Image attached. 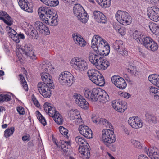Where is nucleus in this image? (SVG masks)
I'll return each mask as SVG.
<instances>
[{"label": "nucleus", "mask_w": 159, "mask_h": 159, "mask_svg": "<svg viewBox=\"0 0 159 159\" xmlns=\"http://www.w3.org/2000/svg\"><path fill=\"white\" fill-rule=\"evenodd\" d=\"M91 47L93 50L101 56H106L110 52L107 42L98 35H94L91 40Z\"/></svg>", "instance_id": "f257e3e1"}, {"label": "nucleus", "mask_w": 159, "mask_h": 159, "mask_svg": "<svg viewBox=\"0 0 159 159\" xmlns=\"http://www.w3.org/2000/svg\"><path fill=\"white\" fill-rule=\"evenodd\" d=\"M38 11L40 18L46 24L52 26L57 25L58 16L57 14L54 15L50 9L46 7H42L38 9Z\"/></svg>", "instance_id": "f03ea898"}, {"label": "nucleus", "mask_w": 159, "mask_h": 159, "mask_svg": "<svg viewBox=\"0 0 159 159\" xmlns=\"http://www.w3.org/2000/svg\"><path fill=\"white\" fill-rule=\"evenodd\" d=\"M75 140L80 146L79 151L82 157L84 159H88L90 156V146L85 139L82 137L78 136L76 137Z\"/></svg>", "instance_id": "7ed1b4c3"}, {"label": "nucleus", "mask_w": 159, "mask_h": 159, "mask_svg": "<svg viewBox=\"0 0 159 159\" xmlns=\"http://www.w3.org/2000/svg\"><path fill=\"white\" fill-rule=\"evenodd\" d=\"M71 66L76 70L83 71L88 69V65L86 61L77 57L73 58L70 62Z\"/></svg>", "instance_id": "20e7f679"}, {"label": "nucleus", "mask_w": 159, "mask_h": 159, "mask_svg": "<svg viewBox=\"0 0 159 159\" xmlns=\"http://www.w3.org/2000/svg\"><path fill=\"white\" fill-rule=\"evenodd\" d=\"M142 40L139 42L145 48L148 50L155 52L158 48V46L157 43L150 37L148 36H142Z\"/></svg>", "instance_id": "39448f33"}, {"label": "nucleus", "mask_w": 159, "mask_h": 159, "mask_svg": "<svg viewBox=\"0 0 159 159\" xmlns=\"http://www.w3.org/2000/svg\"><path fill=\"white\" fill-rule=\"evenodd\" d=\"M74 77L70 72L65 71L59 75L58 80L62 85L71 86L73 83Z\"/></svg>", "instance_id": "423d86ee"}, {"label": "nucleus", "mask_w": 159, "mask_h": 159, "mask_svg": "<svg viewBox=\"0 0 159 159\" xmlns=\"http://www.w3.org/2000/svg\"><path fill=\"white\" fill-rule=\"evenodd\" d=\"M115 17L117 20L123 25H128L131 23L130 16L126 11L118 10L115 15Z\"/></svg>", "instance_id": "0eeeda50"}, {"label": "nucleus", "mask_w": 159, "mask_h": 159, "mask_svg": "<svg viewBox=\"0 0 159 159\" xmlns=\"http://www.w3.org/2000/svg\"><path fill=\"white\" fill-rule=\"evenodd\" d=\"M84 93L85 97L92 101H97L98 93L101 94V89L94 88L92 90H90L87 88L84 89Z\"/></svg>", "instance_id": "6e6552de"}, {"label": "nucleus", "mask_w": 159, "mask_h": 159, "mask_svg": "<svg viewBox=\"0 0 159 159\" xmlns=\"http://www.w3.org/2000/svg\"><path fill=\"white\" fill-rule=\"evenodd\" d=\"M102 138L105 144L113 143L116 140L114 131L111 129H104L102 131Z\"/></svg>", "instance_id": "1a4fd4ad"}, {"label": "nucleus", "mask_w": 159, "mask_h": 159, "mask_svg": "<svg viewBox=\"0 0 159 159\" xmlns=\"http://www.w3.org/2000/svg\"><path fill=\"white\" fill-rule=\"evenodd\" d=\"M6 29L8 35L16 43H19L21 39H24L25 36L23 34L21 33L17 34L14 29L9 26H7Z\"/></svg>", "instance_id": "9d476101"}, {"label": "nucleus", "mask_w": 159, "mask_h": 159, "mask_svg": "<svg viewBox=\"0 0 159 159\" xmlns=\"http://www.w3.org/2000/svg\"><path fill=\"white\" fill-rule=\"evenodd\" d=\"M112 107L117 111L123 113L127 109V104L120 99L113 101L112 102Z\"/></svg>", "instance_id": "9b49d317"}, {"label": "nucleus", "mask_w": 159, "mask_h": 159, "mask_svg": "<svg viewBox=\"0 0 159 159\" xmlns=\"http://www.w3.org/2000/svg\"><path fill=\"white\" fill-rule=\"evenodd\" d=\"M147 14L152 20L157 22L159 20V8L156 7H150L148 8Z\"/></svg>", "instance_id": "f8f14e48"}, {"label": "nucleus", "mask_w": 159, "mask_h": 159, "mask_svg": "<svg viewBox=\"0 0 159 159\" xmlns=\"http://www.w3.org/2000/svg\"><path fill=\"white\" fill-rule=\"evenodd\" d=\"M111 80L115 86L120 89H124L126 87L127 84L125 80L119 76H112L111 78Z\"/></svg>", "instance_id": "ddd939ff"}, {"label": "nucleus", "mask_w": 159, "mask_h": 159, "mask_svg": "<svg viewBox=\"0 0 159 159\" xmlns=\"http://www.w3.org/2000/svg\"><path fill=\"white\" fill-rule=\"evenodd\" d=\"M125 65L126 67L128 72L132 75L137 76L139 74V70L137 68L133 66L132 60L128 58L125 60Z\"/></svg>", "instance_id": "4468645a"}, {"label": "nucleus", "mask_w": 159, "mask_h": 159, "mask_svg": "<svg viewBox=\"0 0 159 159\" xmlns=\"http://www.w3.org/2000/svg\"><path fill=\"white\" fill-rule=\"evenodd\" d=\"M113 48L114 49L123 56H127L128 52L125 50L124 44L121 41L116 40L113 44Z\"/></svg>", "instance_id": "2eb2a0df"}, {"label": "nucleus", "mask_w": 159, "mask_h": 159, "mask_svg": "<svg viewBox=\"0 0 159 159\" xmlns=\"http://www.w3.org/2000/svg\"><path fill=\"white\" fill-rule=\"evenodd\" d=\"M22 49L26 56L33 60L36 59V57L34 54V51L33 49L32 46L30 43H25Z\"/></svg>", "instance_id": "dca6fc26"}, {"label": "nucleus", "mask_w": 159, "mask_h": 159, "mask_svg": "<svg viewBox=\"0 0 159 159\" xmlns=\"http://www.w3.org/2000/svg\"><path fill=\"white\" fill-rule=\"evenodd\" d=\"M79 130L80 134L84 137L88 139L93 138L92 131L88 126L84 125H81L79 126Z\"/></svg>", "instance_id": "f3484780"}, {"label": "nucleus", "mask_w": 159, "mask_h": 159, "mask_svg": "<svg viewBox=\"0 0 159 159\" xmlns=\"http://www.w3.org/2000/svg\"><path fill=\"white\" fill-rule=\"evenodd\" d=\"M25 30L26 34L31 39H34L38 36L37 31L33 27L30 25H27L25 27Z\"/></svg>", "instance_id": "a211bd4d"}, {"label": "nucleus", "mask_w": 159, "mask_h": 159, "mask_svg": "<svg viewBox=\"0 0 159 159\" xmlns=\"http://www.w3.org/2000/svg\"><path fill=\"white\" fill-rule=\"evenodd\" d=\"M128 123L133 128L138 129L142 127V123L137 116H133L129 118L128 120Z\"/></svg>", "instance_id": "6ab92c4d"}, {"label": "nucleus", "mask_w": 159, "mask_h": 159, "mask_svg": "<svg viewBox=\"0 0 159 159\" xmlns=\"http://www.w3.org/2000/svg\"><path fill=\"white\" fill-rule=\"evenodd\" d=\"M75 99L76 102L81 108L83 109L87 108L89 104L86 100L81 95L76 94L75 95Z\"/></svg>", "instance_id": "aec40b11"}, {"label": "nucleus", "mask_w": 159, "mask_h": 159, "mask_svg": "<svg viewBox=\"0 0 159 159\" xmlns=\"http://www.w3.org/2000/svg\"><path fill=\"white\" fill-rule=\"evenodd\" d=\"M144 151L147 155L152 159H159V151L155 150L148 147H145Z\"/></svg>", "instance_id": "412c9836"}, {"label": "nucleus", "mask_w": 159, "mask_h": 159, "mask_svg": "<svg viewBox=\"0 0 159 159\" xmlns=\"http://www.w3.org/2000/svg\"><path fill=\"white\" fill-rule=\"evenodd\" d=\"M109 66V62L102 57L95 65V66L98 69L102 70H105Z\"/></svg>", "instance_id": "4be33fe9"}, {"label": "nucleus", "mask_w": 159, "mask_h": 159, "mask_svg": "<svg viewBox=\"0 0 159 159\" xmlns=\"http://www.w3.org/2000/svg\"><path fill=\"white\" fill-rule=\"evenodd\" d=\"M44 110L51 117H53L54 116L58 113L55 107L51 106V104L48 102H46L43 105Z\"/></svg>", "instance_id": "5701e85b"}, {"label": "nucleus", "mask_w": 159, "mask_h": 159, "mask_svg": "<svg viewBox=\"0 0 159 159\" xmlns=\"http://www.w3.org/2000/svg\"><path fill=\"white\" fill-rule=\"evenodd\" d=\"M0 19L8 26H11L13 24V20L10 16L5 11H0Z\"/></svg>", "instance_id": "b1692460"}, {"label": "nucleus", "mask_w": 159, "mask_h": 159, "mask_svg": "<svg viewBox=\"0 0 159 159\" xmlns=\"http://www.w3.org/2000/svg\"><path fill=\"white\" fill-rule=\"evenodd\" d=\"M73 39L75 43L81 47L85 46L86 42L83 38L79 34L75 33L72 35Z\"/></svg>", "instance_id": "393cba45"}, {"label": "nucleus", "mask_w": 159, "mask_h": 159, "mask_svg": "<svg viewBox=\"0 0 159 159\" xmlns=\"http://www.w3.org/2000/svg\"><path fill=\"white\" fill-rule=\"evenodd\" d=\"M21 8L28 12H31L32 10L29 7V3L27 0H17Z\"/></svg>", "instance_id": "a878e982"}, {"label": "nucleus", "mask_w": 159, "mask_h": 159, "mask_svg": "<svg viewBox=\"0 0 159 159\" xmlns=\"http://www.w3.org/2000/svg\"><path fill=\"white\" fill-rule=\"evenodd\" d=\"M41 76L43 83L49 84L50 88H52L53 84L52 83L53 82L49 74L47 72H43L41 74Z\"/></svg>", "instance_id": "bb28decb"}, {"label": "nucleus", "mask_w": 159, "mask_h": 159, "mask_svg": "<svg viewBox=\"0 0 159 159\" xmlns=\"http://www.w3.org/2000/svg\"><path fill=\"white\" fill-rule=\"evenodd\" d=\"M101 94L98 93L97 101H99L102 103H105L109 100V97L107 93L101 89Z\"/></svg>", "instance_id": "cd10ccee"}, {"label": "nucleus", "mask_w": 159, "mask_h": 159, "mask_svg": "<svg viewBox=\"0 0 159 159\" xmlns=\"http://www.w3.org/2000/svg\"><path fill=\"white\" fill-rule=\"evenodd\" d=\"M98 70H96L91 69L89 70L87 72L88 76L89 79L93 83L97 77L100 74Z\"/></svg>", "instance_id": "c85d7f7f"}, {"label": "nucleus", "mask_w": 159, "mask_h": 159, "mask_svg": "<svg viewBox=\"0 0 159 159\" xmlns=\"http://www.w3.org/2000/svg\"><path fill=\"white\" fill-rule=\"evenodd\" d=\"M75 6L73 7V11L75 15L78 17L85 11L81 5L79 4H74Z\"/></svg>", "instance_id": "c756f323"}, {"label": "nucleus", "mask_w": 159, "mask_h": 159, "mask_svg": "<svg viewBox=\"0 0 159 159\" xmlns=\"http://www.w3.org/2000/svg\"><path fill=\"white\" fill-rule=\"evenodd\" d=\"M96 52L95 54L91 52L89 54V60L92 63L95 65L98 62V61L101 58V56L99 53L98 52Z\"/></svg>", "instance_id": "7c9ffc66"}, {"label": "nucleus", "mask_w": 159, "mask_h": 159, "mask_svg": "<svg viewBox=\"0 0 159 159\" xmlns=\"http://www.w3.org/2000/svg\"><path fill=\"white\" fill-rule=\"evenodd\" d=\"M149 80L154 85L159 87V75L156 74H152L148 77Z\"/></svg>", "instance_id": "2f4dec72"}, {"label": "nucleus", "mask_w": 159, "mask_h": 159, "mask_svg": "<svg viewBox=\"0 0 159 159\" xmlns=\"http://www.w3.org/2000/svg\"><path fill=\"white\" fill-rule=\"evenodd\" d=\"M146 120L150 123L156 124L157 121V116L154 114L146 113L145 115Z\"/></svg>", "instance_id": "473e14b6"}, {"label": "nucleus", "mask_w": 159, "mask_h": 159, "mask_svg": "<svg viewBox=\"0 0 159 159\" xmlns=\"http://www.w3.org/2000/svg\"><path fill=\"white\" fill-rule=\"evenodd\" d=\"M97 78L95 80L93 83L99 86H103L105 84V82L102 75L100 73L98 76Z\"/></svg>", "instance_id": "72a5a7b5"}, {"label": "nucleus", "mask_w": 159, "mask_h": 159, "mask_svg": "<svg viewBox=\"0 0 159 159\" xmlns=\"http://www.w3.org/2000/svg\"><path fill=\"white\" fill-rule=\"evenodd\" d=\"M149 27L153 33L155 35H159V25L155 23H152L149 25Z\"/></svg>", "instance_id": "f704fd0d"}, {"label": "nucleus", "mask_w": 159, "mask_h": 159, "mask_svg": "<svg viewBox=\"0 0 159 159\" xmlns=\"http://www.w3.org/2000/svg\"><path fill=\"white\" fill-rule=\"evenodd\" d=\"M41 68L43 70L47 72H48L49 70L50 71L52 68L53 69L51 63L48 61L43 62Z\"/></svg>", "instance_id": "c9c22d12"}, {"label": "nucleus", "mask_w": 159, "mask_h": 159, "mask_svg": "<svg viewBox=\"0 0 159 159\" xmlns=\"http://www.w3.org/2000/svg\"><path fill=\"white\" fill-rule=\"evenodd\" d=\"M61 143V147L64 152L66 153L67 154H68L69 153L68 149L70 148V141H63Z\"/></svg>", "instance_id": "e433bc0d"}, {"label": "nucleus", "mask_w": 159, "mask_h": 159, "mask_svg": "<svg viewBox=\"0 0 159 159\" xmlns=\"http://www.w3.org/2000/svg\"><path fill=\"white\" fill-rule=\"evenodd\" d=\"M68 115L70 114V118L71 120H75V121L77 119L81 117L80 115L79 111H77V112H74L72 110H70L68 112Z\"/></svg>", "instance_id": "4c0bfd02"}, {"label": "nucleus", "mask_w": 159, "mask_h": 159, "mask_svg": "<svg viewBox=\"0 0 159 159\" xmlns=\"http://www.w3.org/2000/svg\"><path fill=\"white\" fill-rule=\"evenodd\" d=\"M89 18L88 15L85 11L83 13V14L82 13L81 15H80V16H78L77 17L78 19L83 23H85L87 22Z\"/></svg>", "instance_id": "58836bf2"}, {"label": "nucleus", "mask_w": 159, "mask_h": 159, "mask_svg": "<svg viewBox=\"0 0 159 159\" xmlns=\"http://www.w3.org/2000/svg\"><path fill=\"white\" fill-rule=\"evenodd\" d=\"M20 77V81L22 86L25 90L27 91L28 90V85L23 75L21 74H20L19 75Z\"/></svg>", "instance_id": "ea45409f"}, {"label": "nucleus", "mask_w": 159, "mask_h": 159, "mask_svg": "<svg viewBox=\"0 0 159 159\" xmlns=\"http://www.w3.org/2000/svg\"><path fill=\"white\" fill-rule=\"evenodd\" d=\"M132 36L138 43H139L141 40H142L141 37L144 36L143 35H141L140 33L137 30L133 31Z\"/></svg>", "instance_id": "a19ab883"}, {"label": "nucleus", "mask_w": 159, "mask_h": 159, "mask_svg": "<svg viewBox=\"0 0 159 159\" xmlns=\"http://www.w3.org/2000/svg\"><path fill=\"white\" fill-rule=\"evenodd\" d=\"M56 115L53 118L55 122L59 125H62L63 123V120L62 116L59 113H57Z\"/></svg>", "instance_id": "79ce46f5"}, {"label": "nucleus", "mask_w": 159, "mask_h": 159, "mask_svg": "<svg viewBox=\"0 0 159 159\" xmlns=\"http://www.w3.org/2000/svg\"><path fill=\"white\" fill-rule=\"evenodd\" d=\"M99 122H100V124L104 125L106 127L113 129V126L106 119L101 118L100 119Z\"/></svg>", "instance_id": "37998d69"}, {"label": "nucleus", "mask_w": 159, "mask_h": 159, "mask_svg": "<svg viewBox=\"0 0 159 159\" xmlns=\"http://www.w3.org/2000/svg\"><path fill=\"white\" fill-rule=\"evenodd\" d=\"M15 131V128L12 127L10 128L7 129L4 132V136L6 138H8L12 135Z\"/></svg>", "instance_id": "c03bdc74"}, {"label": "nucleus", "mask_w": 159, "mask_h": 159, "mask_svg": "<svg viewBox=\"0 0 159 159\" xmlns=\"http://www.w3.org/2000/svg\"><path fill=\"white\" fill-rule=\"evenodd\" d=\"M37 114V118L39 121L44 126L46 125V122L45 118L38 111H37L36 112Z\"/></svg>", "instance_id": "a18cd8bd"}, {"label": "nucleus", "mask_w": 159, "mask_h": 159, "mask_svg": "<svg viewBox=\"0 0 159 159\" xmlns=\"http://www.w3.org/2000/svg\"><path fill=\"white\" fill-rule=\"evenodd\" d=\"M11 98V96L8 94H1L0 95V103L4 101H8Z\"/></svg>", "instance_id": "49530a36"}, {"label": "nucleus", "mask_w": 159, "mask_h": 159, "mask_svg": "<svg viewBox=\"0 0 159 159\" xmlns=\"http://www.w3.org/2000/svg\"><path fill=\"white\" fill-rule=\"evenodd\" d=\"M49 84L42 82H39L38 84V89L40 93L43 91V90Z\"/></svg>", "instance_id": "de8ad7c7"}, {"label": "nucleus", "mask_w": 159, "mask_h": 159, "mask_svg": "<svg viewBox=\"0 0 159 159\" xmlns=\"http://www.w3.org/2000/svg\"><path fill=\"white\" fill-rule=\"evenodd\" d=\"M149 90L150 93L154 97V96L156 95L157 93H158L159 91V89L155 87L151 86L149 87Z\"/></svg>", "instance_id": "09e8293b"}, {"label": "nucleus", "mask_w": 159, "mask_h": 159, "mask_svg": "<svg viewBox=\"0 0 159 159\" xmlns=\"http://www.w3.org/2000/svg\"><path fill=\"white\" fill-rule=\"evenodd\" d=\"M45 25L42 22L39 21H37L35 23L34 27L35 28L39 31L42 29Z\"/></svg>", "instance_id": "8fccbe9b"}, {"label": "nucleus", "mask_w": 159, "mask_h": 159, "mask_svg": "<svg viewBox=\"0 0 159 159\" xmlns=\"http://www.w3.org/2000/svg\"><path fill=\"white\" fill-rule=\"evenodd\" d=\"M39 33L44 35H49L50 34V31L48 28L46 27L45 25L44 26L43 28L39 31Z\"/></svg>", "instance_id": "3c124183"}, {"label": "nucleus", "mask_w": 159, "mask_h": 159, "mask_svg": "<svg viewBox=\"0 0 159 159\" xmlns=\"http://www.w3.org/2000/svg\"><path fill=\"white\" fill-rule=\"evenodd\" d=\"M102 13L98 11H95L93 12V17L96 21H99V18Z\"/></svg>", "instance_id": "603ef678"}, {"label": "nucleus", "mask_w": 159, "mask_h": 159, "mask_svg": "<svg viewBox=\"0 0 159 159\" xmlns=\"http://www.w3.org/2000/svg\"><path fill=\"white\" fill-rule=\"evenodd\" d=\"M58 4V0H49L46 5L50 6H56Z\"/></svg>", "instance_id": "864d4df0"}, {"label": "nucleus", "mask_w": 159, "mask_h": 159, "mask_svg": "<svg viewBox=\"0 0 159 159\" xmlns=\"http://www.w3.org/2000/svg\"><path fill=\"white\" fill-rule=\"evenodd\" d=\"M59 130L60 133L62 135H65L67 138L68 137L67 134H68V130L67 129L62 126L59 127Z\"/></svg>", "instance_id": "5fc2aeb1"}, {"label": "nucleus", "mask_w": 159, "mask_h": 159, "mask_svg": "<svg viewBox=\"0 0 159 159\" xmlns=\"http://www.w3.org/2000/svg\"><path fill=\"white\" fill-rule=\"evenodd\" d=\"M101 16L99 18V21L97 20L98 23L105 24L107 22V19L105 16L102 13L101 14Z\"/></svg>", "instance_id": "6e6d98bb"}, {"label": "nucleus", "mask_w": 159, "mask_h": 159, "mask_svg": "<svg viewBox=\"0 0 159 159\" xmlns=\"http://www.w3.org/2000/svg\"><path fill=\"white\" fill-rule=\"evenodd\" d=\"M131 142L132 144L136 148L139 149L142 148L141 144L139 142L134 139H132Z\"/></svg>", "instance_id": "4d7b16f0"}, {"label": "nucleus", "mask_w": 159, "mask_h": 159, "mask_svg": "<svg viewBox=\"0 0 159 159\" xmlns=\"http://www.w3.org/2000/svg\"><path fill=\"white\" fill-rule=\"evenodd\" d=\"M44 98H49L51 95V89L48 90L45 92H42L40 93Z\"/></svg>", "instance_id": "13d9d810"}, {"label": "nucleus", "mask_w": 159, "mask_h": 159, "mask_svg": "<svg viewBox=\"0 0 159 159\" xmlns=\"http://www.w3.org/2000/svg\"><path fill=\"white\" fill-rule=\"evenodd\" d=\"M111 4V0H105L103 5H102V7L104 8L108 7L110 6Z\"/></svg>", "instance_id": "bf43d9fd"}, {"label": "nucleus", "mask_w": 159, "mask_h": 159, "mask_svg": "<svg viewBox=\"0 0 159 159\" xmlns=\"http://www.w3.org/2000/svg\"><path fill=\"white\" fill-rule=\"evenodd\" d=\"M17 110L19 113L20 115H24L25 113L24 109L22 107H18L17 108Z\"/></svg>", "instance_id": "052dcab7"}, {"label": "nucleus", "mask_w": 159, "mask_h": 159, "mask_svg": "<svg viewBox=\"0 0 159 159\" xmlns=\"http://www.w3.org/2000/svg\"><path fill=\"white\" fill-rule=\"evenodd\" d=\"M117 32L121 35H124L125 34L126 29L123 27H121Z\"/></svg>", "instance_id": "680f3d73"}, {"label": "nucleus", "mask_w": 159, "mask_h": 159, "mask_svg": "<svg viewBox=\"0 0 159 159\" xmlns=\"http://www.w3.org/2000/svg\"><path fill=\"white\" fill-rule=\"evenodd\" d=\"M121 96L124 98H129L130 96V95L126 92H123L121 93Z\"/></svg>", "instance_id": "e2e57ef3"}, {"label": "nucleus", "mask_w": 159, "mask_h": 159, "mask_svg": "<svg viewBox=\"0 0 159 159\" xmlns=\"http://www.w3.org/2000/svg\"><path fill=\"white\" fill-rule=\"evenodd\" d=\"M22 140L24 141H29L30 140V137L29 135H26L22 136Z\"/></svg>", "instance_id": "0e129e2a"}, {"label": "nucleus", "mask_w": 159, "mask_h": 159, "mask_svg": "<svg viewBox=\"0 0 159 159\" xmlns=\"http://www.w3.org/2000/svg\"><path fill=\"white\" fill-rule=\"evenodd\" d=\"M138 159H149L145 155L141 154L139 155Z\"/></svg>", "instance_id": "69168bd1"}, {"label": "nucleus", "mask_w": 159, "mask_h": 159, "mask_svg": "<svg viewBox=\"0 0 159 159\" xmlns=\"http://www.w3.org/2000/svg\"><path fill=\"white\" fill-rule=\"evenodd\" d=\"M75 121V123L76 125H78L82 123V120L81 117H80L78 119H77Z\"/></svg>", "instance_id": "338daca9"}, {"label": "nucleus", "mask_w": 159, "mask_h": 159, "mask_svg": "<svg viewBox=\"0 0 159 159\" xmlns=\"http://www.w3.org/2000/svg\"><path fill=\"white\" fill-rule=\"evenodd\" d=\"M33 103L37 107H38L39 106V104L38 102V101L36 99V98H33L32 99Z\"/></svg>", "instance_id": "774afa93"}]
</instances>
